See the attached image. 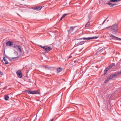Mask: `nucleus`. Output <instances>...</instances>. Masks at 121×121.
I'll return each instance as SVG.
<instances>
[{"label": "nucleus", "instance_id": "1", "mask_svg": "<svg viewBox=\"0 0 121 121\" xmlns=\"http://www.w3.org/2000/svg\"><path fill=\"white\" fill-rule=\"evenodd\" d=\"M110 31L113 33L115 34L117 32V25L114 24L113 25L108 27Z\"/></svg>", "mask_w": 121, "mask_h": 121}, {"label": "nucleus", "instance_id": "2", "mask_svg": "<svg viewBox=\"0 0 121 121\" xmlns=\"http://www.w3.org/2000/svg\"><path fill=\"white\" fill-rule=\"evenodd\" d=\"M25 92H27L28 94H39L40 93V91L39 90L34 91H32L31 90H26Z\"/></svg>", "mask_w": 121, "mask_h": 121}, {"label": "nucleus", "instance_id": "3", "mask_svg": "<svg viewBox=\"0 0 121 121\" xmlns=\"http://www.w3.org/2000/svg\"><path fill=\"white\" fill-rule=\"evenodd\" d=\"M98 37L97 36H95L93 37H89L88 38H80L79 39H80L82 40L83 39L84 40H89L90 39H97Z\"/></svg>", "mask_w": 121, "mask_h": 121}, {"label": "nucleus", "instance_id": "4", "mask_svg": "<svg viewBox=\"0 0 121 121\" xmlns=\"http://www.w3.org/2000/svg\"><path fill=\"white\" fill-rule=\"evenodd\" d=\"M16 73L17 76L19 78H21L22 77V74L21 73V71L20 70L17 71L16 72Z\"/></svg>", "mask_w": 121, "mask_h": 121}, {"label": "nucleus", "instance_id": "5", "mask_svg": "<svg viewBox=\"0 0 121 121\" xmlns=\"http://www.w3.org/2000/svg\"><path fill=\"white\" fill-rule=\"evenodd\" d=\"M110 37H111L112 38V39H113L115 40H121V39L120 38H118V37H117L116 36H115L113 35L112 34H111L110 35Z\"/></svg>", "mask_w": 121, "mask_h": 121}, {"label": "nucleus", "instance_id": "6", "mask_svg": "<svg viewBox=\"0 0 121 121\" xmlns=\"http://www.w3.org/2000/svg\"><path fill=\"white\" fill-rule=\"evenodd\" d=\"M7 46L9 47H12L13 45V42H12L8 41L6 43Z\"/></svg>", "mask_w": 121, "mask_h": 121}, {"label": "nucleus", "instance_id": "7", "mask_svg": "<svg viewBox=\"0 0 121 121\" xmlns=\"http://www.w3.org/2000/svg\"><path fill=\"white\" fill-rule=\"evenodd\" d=\"M2 62L4 64H8L7 60L5 57L3 58V59L2 60Z\"/></svg>", "mask_w": 121, "mask_h": 121}, {"label": "nucleus", "instance_id": "8", "mask_svg": "<svg viewBox=\"0 0 121 121\" xmlns=\"http://www.w3.org/2000/svg\"><path fill=\"white\" fill-rule=\"evenodd\" d=\"M16 48L18 51H19L20 52H22V51L21 48L19 45H17V47H16Z\"/></svg>", "mask_w": 121, "mask_h": 121}, {"label": "nucleus", "instance_id": "9", "mask_svg": "<svg viewBox=\"0 0 121 121\" xmlns=\"http://www.w3.org/2000/svg\"><path fill=\"white\" fill-rule=\"evenodd\" d=\"M52 69V68L51 67L46 65V71L48 72L50 71Z\"/></svg>", "mask_w": 121, "mask_h": 121}, {"label": "nucleus", "instance_id": "10", "mask_svg": "<svg viewBox=\"0 0 121 121\" xmlns=\"http://www.w3.org/2000/svg\"><path fill=\"white\" fill-rule=\"evenodd\" d=\"M75 29V27H70V29L69 30H68V32L69 34L70 33H71L72 32H73V30H74Z\"/></svg>", "mask_w": 121, "mask_h": 121}, {"label": "nucleus", "instance_id": "11", "mask_svg": "<svg viewBox=\"0 0 121 121\" xmlns=\"http://www.w3.org/2000/svg\"><path fill=\"white\" fill-rule=\"evenodd\" d=\"M106 4H107L109 6L111 7H113L115 5L117 4H112V3L110 2L107 3H106Z\"/></svg>", "mask_w": 121, "mask_h": 121}, {"label": "nucleus", "instance_id": "12", "mask_svg": "<svg viewBox=\"0 0 121 121\" xmlns=\"http://www.w3.org/2000/svg\"><path fill=\"white\" fill-rule=\"evenodd\" d=\"M52 50V48L46 46V53L48 52V51H50Z\"/></svg>", "mask_w": 121, "mask_h": 121}, {"label": "nucleus", "instance_id": "13", "mask_svg": "<svg viewBox=\"0 0 121 121\" xmlns=\"http://www.w3.org/2000/svg\"><path fill=\"white\" fill-rule=\"evenodd\" d=\"M14 54L16 56L15 57H12V59H16L18 57V54L17 52L15 51L14 52Z\"/></svg>", "mask_w": 121, "mask_h": 121}, {"label": "nucleus", "instance_id": "14", "mask_svg": "<svg viewBox=\"0 0 121 121\" xmlns=\"http://www.w3.org/2000/svg\"><path fill=\"white\" fill-rule=\"evenodd\" d=\"M117 76V75L114 74L111 75L109 77L110 79H111L113 78L114 77H116Z\"/></svg>", "mask_w": 121, "mask_h": 121}, {"label": "nucleus", "instance_id": "15", "mask_svg": "<svg viewBox=\"0 0 121 121\" xmlns=\"http://www.w3.org/2000/svg\"><path fill=\"white\" fill-rule=\"evenodd\" d=\"M110 68L108 66L104 70V75L107 72V71L109 70Z\"/></svg>", "mask_w": 121, "mask_h": 121}, {"label": "nucleus", "instance_id": "16", "mask_svg": "<svg viewBox=\"0 0 121 121\" xmlns=\"http://www.w3.org/2000/svg\"><path fill=\"white\" fill-rule=\"evenodd\" d=\"M63 69L62 68L60 67H59V68H58L57 70V73H58L61 72Z\"/></svg>", "mask_w": 121, "mask_h": 121}, {"label": "nucleus", "instance_id": "17", "mask_svg": "<svg viewBox=\"0 0 121 121\" xmlns=\"http://www.w3.org/2000/svg\"><path fill=\"white\" fill-rule=\"evenodd\" d=\"M91 22V21H90V19H89L88 22L87 24H86L85 25V27H87L89 26L90 25V23Z\"/></svg>", "mask_w": 121, "mask_h": 121}, {"label": "nucleus", "instance_id": "18", "mask_svg": "<svg viewBox=\"0 0 121 121\" xmlns=\"http://www.w3.org/2000/svg\"><path fill=\"white\" fill-rule=\"evenodd\" d=\"M85 41H83L79 42L78 43V45H82L85 43Z\"/></svg>", "mask_w": 121, "mask_h": 121}, {"label": "nucleus", "instance_id": "19", "mask_svg": "<svg viewBox=\"0 0 121 121\" xmlns=\"http://www.w3.org/2000/svg\"><path fill=\"white\" fill-rule=\"evenodd\" d=\"M37 9L36 10L38 11L40 10L42 8V6H38L36 7Z\"/></svg>", "mask_w": 121, "mask_h": 121}, {"label": "nucleus", "instance_id": "20", "mask_svg": "<svg viewBox=\"0 0 121 121\" xmlns=\"http://www.w3.org/2000/svg\"><path fill=\"white\" fill-rule=\"evenodd\" d=\"M9 98V97L7 95H6L4 96V99L6 100H8Z\"/></svg>", "mask_w": 121, "mask_h": 121}, {"label": "nucleus", "instance_id": "21", "mask_svg": "<svg viewBox=\"0 0 121 121\" xmlns=\"http://www.w3.org/2000/svg\"><path fill=\"white\" fill-rule=\"evenodd\" d=\"M120 0H110L109 1V2H118L120 1Z\"/></svg>", "mask_w": 121, "mask_h": 121}, {"label": "nucleus", "instance_id": "22", "mask_svg": "<svg viewBox=\"0 0 121 121\" xmlns=\"http://www.w3.org/2000/svg\"><path fill=\"white\" fill-rule=\"evenodd\" d=\"M110 79V78L109 77H108L107 79L105 80V83H107Z\"/></svg>", "mask_w": 121, "mask_h": 121}, {"label": "nucleus", "instance_id": "23", "mask_svg": "<svg viewBox=\"0 0 121 121\" xmlns=\"http://www.w3.org/2000/svg\"><path fill=\"white\" fill-rule=\"evenodd\" d=\"M115 65L114 63H112L109 65L108 66L110 69L114 65Z\"/></svg>", "mask_w": 121, "mask_h": 121}, {"label": "nucleus", "instance_id": "24", "mask_svg": "<svg viewBox=\"0 0 121 121\" xmlns=\"http://www.w3.org/2000/svg\"><path fill=\"white\" fill-rule=\"evenodd\" d=\"M121 74V71L118 72L117 73L115 74L117 75V76L118 75H120Z\"/></svg>", "mask_w": 121, "mask_h": 121}, {"label": "nucleus", "instance_id": "25", "mask_svg": "<svg viewBox=\"0 0 121 121\" xmlns=\"http://www.w3.org/2000/svg\"><path fill=\"white\" fill-rule=\"evenodd\" d=\"M75 27V29L74 30H73V33H75V32H76L78 30L76 28V27Z\"/></svg>", "mask_w": 121, "mask_h": 121}, {"label": "nucleus", "instance_id": "26", "mask_svg": "<svg viewBox=\"0 0 121 121\" xmlns=\"http://www.w3.org/2000/svg\"><path fill=\"white\" fill-rule=\"evenodd\" d=\"M31 9H33L34 10H36V9H36V7H32L31 8Z\"/></svg>", "mask_w": 121, "mask_h": 121}, {"label": "nucleus", "instance_id": "27", "mask_svg": "<svg viewBox=\"0 0 121 121\" xmlns=\"http://www.w3.org/2000/svg\"><path fill=\"white\" fill-rule=\"evenodd\" d=\"M47 60H46V61H47V62H49L50 61L49 60V58H48L47 57Z\"/></svg>", "mask_w": 121, "mask_h": 121}, {"label": "nucleus", "instance_id": "28", "mask_svg": "<svg viewBox=\"0 0 121 121\" xmlns=\"http://www.w3.org/2000/svg\"><path fill=\"white\" fill-rule=\"evenodd\" d=\"M3 74V73L0 70V75H2Z\"/></svg>", "mask_w": 121, "mask_h": 121}, {"label": "nucleus", "instance_id": "29", "mask_svg": "<svg viewBox=\"0 0 121 121\" xmlns=\"http://www.w3.org/2000/svg\"><path fill=\"white\" fill-rule=\"evenodd\" d=\"M108 17H107L104 21L103 22L102 24H103L105 22V21H106V20L108 19Z\"/></svg>", "mask_w": 121, "mask_h": 121}, {"label": "nucleus", "instance_id": "30", "mask_svg": "<svg viewBox=\"0 0 121 121\" xmlns=\"http://www.w3.org/2000/svg\"><path fill=\"white\" fill-rule=\"evenodd\" d=\"M73 53H71V54L70 55L69 58H70L72 57V56L71 55Z\"/></svg>", "mask_w": 121, "mask_h": 121}, {"label": "nucleus", "instance_id": "31", "mask_svg": "<svg viewBox=\"0 0 121 121\" xmlns=\"http://www.w3.org/2000/svg\"><path fill=\"white\" fill-rule=\"evenodd\" d=\"M41 48H43L45 50V46H42V47Z\"/></svg>", "mask_w": 121, "mask_h": 121}, {"label": "nucleus", "instance_id": "32", "mask_svg": "<svg viewBox=\"0 0 121 121\" xmlns=\"http://www.w3.org/2000/svg\"><path fill=\"white\" fill-rule=\"evenodd\" d=\"M63 18L62 17L60 19V20H59V21H61L62 20V19Z\"/></svg>", "mask_w": 121, "mask_h": 121}, {"label": "nucleus", "instance_id": "33", "mask_svg": "<svg viewBox=\"0 0 121 121\" xmlns=\"http://www.w3.org/2000/svg\"><path fill=\"white\" fill-rule=\"evenodd\" d=\"M53 119H52L50 120L49 121H53Z\"/></svg>", "mask_w": 121, "mask_h": 121}, {"label": "nucleus", "instance_id": "34", "mask_svg": "<svg viewBox=\"0 0 121 121\" xmlns=\"http://www.w3.org/2000/svg\"><path fill=\"white\" fill-rule=\"evenodd\" d=\"M39 46L41 48L42 47V46L41 45H39Z\"/></svg>", "mask_w": 121, "mask_h": 121}, {"label": "nucleus", "instance_id": "35", "mask_svg": "<svg viewBox=\"0 0 121 121\" xmlns=\"http://www.w3.org/2000/svg\"><path fill=\"white\" fill-rule=\"evenodd\" d=\"M16 47H17V45L16 46H13L15 48H16Z\"/></svg>", "mask_w": 121, "mask_h": 121}, {"label": "nucleus", "instance_id": "36", "mask_svg": "<svg viewBox=\"0 0 121 121\" xmlns=\"http://www.w3.org/2000/svg\"><path fill=\"white\" fill-rule=\"evenodd\" d=\"M43 55H44V53H42L41 54V56H43Z\"/></svg>", "mask_w": 121, "mask_h": 121}, {"label": "nucleus", "instance_id": "37", "mask_svg": "<svg viewBox=\"0 0 121 121\" xmlns=\"http://www.w3.org/2000/svg\"><path fill=\"white\" fill-rule=\"evenodd\" d=\"M67 15V14H66V13H65L63 15H64L65 16H66Z\"/></svg>", "mask_w": 121, "mask_h": 121}, {"label": "nucleus", "instance_id": "38", "mask_svg": "<svg viewBox=\"0 0 121 121\" xmlns=\"http://www.w3.org/2000/svg\"><path fill=\"white\" fill-rule=\"evenodd\" d=\"M65 16H64V15H63V16L62 17L63 18H64Z\"/></svg>", "mask_w": 121, "mask_h": 121}, {"label": "nucleus", "instance_id": "39", "mask_svg": "<svg viewBox=\"0 0 121 121\" xmlns=\"http://www.w3.org/2000/svg\"><path fill=\"white\" fill-rule=\"evenodd\" d=\"M78 62L77 61H74V63H75V62Z\"/></svg>", "mask_w": 121, "mask_h": 121}, {"label": "nucleus", "instance_id": "40", "mask_svg": "<svg viewBox=\"0 0 121 121\" xmlns=\"http://www.w3.org/2000/svg\"><path fill=\"white\" fill-rule=\"evenodd\" d=\"M121 60H121H120V61Z\"/></svg>", "mask_w": 121, "mask_h": 121}]
</instances>
